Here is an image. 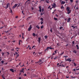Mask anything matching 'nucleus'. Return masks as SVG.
<instances>
[{
    "label": "nucleus",
    "instance_id": "obj_1",
    "mask_svg": "<svg viewBox=\"0 0 79 79\" xmlns=\"http://www.w3.org/2000/svg\"><path fill=\"white\" fill-rule=\"evenodd\" d=\"M44 61H45V60L44 58H42L40 59L38 62H36L35 64H37V63H40V64H42Z\"/></svg>",
    "mask_w": 79,
    "mask_h": 79
},
{
    "label": "nucleus",
    "instance_id": "obj_2",
    "mask_svg": "<svg viewBox=\"0 0 79 79\" xmlns=\"http://www.w3.org/2000/svg\"><path fill=\"white\" fill-rule=\"evenodd\" d=\"M70 8L69 7H67L66 8V10L67 11V14H70V13H71V10H70Z\"/></svg>",
    "mask_w": 79,
    "mask_h": 79
},
{
    "label": "nucleus",
    "instance_id": "obj_3",
    "mask_svg": "<svg viewBox=\"0 0 79 79\" xmlns=\"http://www.w3.org/2000/svg\"><path fill=\"white\" fill-rule=\"evenodd\" d=\"M10 6V4L9 3H7V4L6 7H5V9H7V8H8Z\"/></svg>",
    "mask_w": 79,
    "mask_h": 79
},
{
    "label": "nucleus",
    "instance_id": "obj_4",
    "mask_svg": "<svg viewBox=\"0 0 79 79\" xmlns=\"http://www.w3.org/2000/svg\"><path fill=\"white\" fill-rule=\"evenodd\" d=\"M51 6H52V8H56V4L55 3H53V4H52Z\"/></svg>",
    "mask_w": 79,
    "mask_h": 79
},
{
    "label": "nucleus",
    "instance_id": "obj_5",
    "mask_svg": "<svg viewBox=\"0 0 79 79\" xmlns=\"http://www.w3.org/2000/svg\"><path fill=\"white\" fill-rule=\"evenodd\" d=\"M66 61H69V63L71 62V61H72V60H71V58H68V59H67L66 60Z\"/></svg>",
    "mask_w": 79,
    "mask_h": 79
},
{
    "label": "nucleus",
    "instance_id": "obj_6",
    "mask_svg": "<svg viewBox=\"0 0 79 79\" xmlns=\"http://www.w3.org/2000/svg\"><path fill=\"white\" fill-rule=\"evenodd\" d=\"M32 29V26L31 25H30V27H29L28 29V31H31V30Z\"/></svg>",
    "mask_w": 79,
    "mask_h": 79
},
{
    "label": "nucleus",
    "instance_id": "obj_7",
    "mask_svg": "<svg viewBox=\"0 0 79 79\" xmlns=\"http://www.w3.org/2000/svg\"><path fill=\"white\" fill-rule=\"evenodd\" d=\"M18 6V4H15L14 6H13L12 7V8L13 9H15V8H16V6Z\"/></svg>",
    "mask_w": 79,
    "mask_h": 79
},
{
    "label": "nucleus",
    "instance_id": "obj_8",
    "mask_svg": "<svg viewBox=\"0 0 79 79\" xmlns=\"http://www.w3.org/2000/svg\"><path fill=\"white\" fill-rule=\"evenodd\" d=\"M61 5H64V4H65V3H66V2L63 1L62 2H61Z\"/></svg>",
    "mask_w": 79,
    "mask_h": 79
},
{
    "label": "nucleus",
    "instance_id": "obj_9",
    "mask_svg": "<svg viewBox=\"0 0 79 79\" xmlns=\"http://www.w3.org/2000/svg\"><path fill=\"white\" fill-rule=\"evenodd\" d=\"M41 41V39L40 38V37L38 38V42L39 44H40V41Z\"/></svg>",
    "mask_w": 79,
    "mask_h": 79
},
{
    "label": "nucleus",
    "instance_id": "obj_10",
    "mask_svg": "<svg viewBox=\"0 0 79 79\" xmlns=\"http://www.w3.org/2000/svg\"><path fill=\"white\" fill-rule=\"evenodd\" d=\"M39 8L40 9L39 11L40 12H41V11H42V9H41V6H40L39 7Z\"/></svg>",
    "mask_w": 79,
    "mask_h": 79
},
{
    "label": "nucleus",
    "instance_id": "obj_11",
    "mask_svg": "<svg viewBox=\"0 0 79 79\" xmlns=\"http://www.w3.org/2000/svg\"><path fill=\"white\" fill-rule=\"evenodd\" d=\"M10 71H11V72H12V73H14V70H13V69H10Z\"/></svg>",
    "mask_w": 79,
    "mask_h": 79
},
{
    "label": "nucleus",
    "instance_id": "obj_12",
    "mask_svg": "<svg viewBox=\"0 0 79 79\" xmlns=\"http://www.w3.org/2000/svg\"><path fill=\"white\" fill-rule=\"evenodd\" d=\"M16 55H17V56H16V58H17V57H18L19 56V54H18V52H15V53Z\"/></svg>",
    "mask_w": 79,
    "mask_h": 79
},
{
    "label": "nucleus",
    "instance_id": "obj_13",
    "mask_svg": "<svg viewBox=\"0 0 79 79\" xmlns=\"http://www.w3.org/2000/svg\"><path fill=\"white\" fill-rule=\"evenodd\" d=\"M21 72H22V73H24V68H23L22 69L21 71H20V73H21Z\"/></svg>",
    "mask_w": 79,
    "mask_h": 79
},
{
    "label": "nucleus",
    "instance_id": "obj_14",
    "mask_svg": "<svg viewBox=\"0 0 79 79\" xmlns=\"http://www.w3.org/2000/svg\"><path fill=\"white\" fill-rule=\"evenodd\" d=\"M70 20H71V18H69V19H68L67 22L68 23H69V21H70Z\"/></svg>",
    "mask_w": 79,
    "mask_h": 79
},
{
    "label": "nucleus",
    "instance_id": "obj_15",
    "mask_svg": "<svg viewBox=\"0 0 79 79\" xmlns=\"http://www.w3.org/2000/svg\"><path fill=\"white\" fill-rule=\"evenodd\" d=\"M46 2L47 3H50V2H49V0H46Z\"/></svg>",
    "mask_w": 79,
    "mask_h": 79
},
{
    "label": "nucleus",
    "instance_id": "obj_16",
    "mask_svg": "<svg viewBox=\"0 0 79 79\" xmlns=\"http://www.w3.org/2000/svg\"><path fill=\"white\" fill-rule=\"evenodd\" d=\"M32 35L34 37H35V35H35V33H34L32 34Z\"/></svg>",
    "mask_w": 79,
    "mask_h": 79
},
{
    "label": "nucleus",
    "instance_id": "obj_17",
    "mask_svg": "<svg viewBox=\"0 0 79 79\" xmlns=\"http://www.w3.org/2000/svg\"><path fill=\"white\" fill-rule=\"evenodd\" d=\"M36 27H37V28H38V29H40V27H39V25H37L36 26Z\"/></svg>",
    "mask_w": 79,
    "mask_h": 79
},
{
    "label": "nucleus",
    "instance_id": "obj_18",
    "mask_svg": "<svg viewBox=\"0 0 79 79\" xmlns=\"http://www.w3.org/2000/svg\"><path fill=\"white\" fill-rule=\"evenodd\" d=\"M73 52H74V53H77V52H76V50H74L73 51Z\"/></svg>",
    "mask_w": 79,
    "mask_h": 79
},
{
    "label": "nucleus",
    "instance_id": "obj_19",
    "mask_svg": "<svg viewBox=\"0 0 79 79\" xmlns=\"http://www.w3.org/2000/svg\"><path fill=\"white\" fill-rule=\"evenodd\" d=\"M76 46L77 47V49L78 50L79 49V46H78V45H77Z\"/></svg>",
    "mask_w": 79,
    "mask_h": 79
},
{
    "label": "nucleus",
    "instance_id": "obj_20",
    "mask_svg": "<svg viewBox=\"0 0 79 79\" xmlns=\"http://www.w3.org/2000/svg\"><path fill=\"white\" fill-rule=\"evenodd\" d=\"M60 66H62L63 67H64V65H63V64H62V65H59Z\"/></svg>",
    "mask_w": 79,
    "mask_h": 79
},
{
    "label": "nucleus",
    "instance_id": "obj_21",
    "mask_svg": "<svg viewBox=\"0 0 79 79\" xmlns=\"http://www.w3.org/2000/svg\"><path fill=\"white\" fill-rule=\"evenodd\" d=\"M54 20H56H56H58V19H57V18H54Z\"/></svg>",
    "mask_w": 79,
    "mask_h": 79
},
{
    "label": "nucleus",
    "instance_id": "obj_22",
    "mask_svg": "<svg viewBox=\"0 0 79 79\" xmlns=\"http://www.w3.org/2000/svg\"><path fill=\"white\" fill-rule=\"evenodd\" d=\"M44 12H42L41 13V15H44Z\"/></svg>",
    "mask_w": 79,
    "mask_h": 79
},
{
    "label": "nucleus",
    "instance_id": "obj_23",
    "mask_svg": "<svg viewBox=\"0 0 79 79\" xmlns=\"http://www.w3.org/2000/svg\"><path fill=\"white\" fill-rule=\"evenodd\" d=\"M4 53H5L4 52H3L2 53V56H4Z\"/></svg>",
    "mask_w": 79,
    "mask_h": 79
},
{
    "label": "nucleus",
    "instance_id": "obj_24",
    "mask_svg": "<svg viewBox=\"0 0 79 79\" xmlns=\"http://www.w3.org/2000/svg\"><path fill=\"white\" fill-rule=\"evenodd\" d=\"M77 26L74 27V29H77Z\"/></svg>",
    "mask_w": 79,
    "mask_h": 79
},
{
    "label": "nucleus",
    "instance_id": "obj_25",
    "mask_svg": "<svg viewBox=\"0 0 79 79\" xmlns=\"http://www.w3.org/2000/svg\"><path fill=\"white\" fill-rule=\"evenodd\" d=\"M38 1L36 0V2H35V4H37V3H38Z\"/></svg>",
    "mask_w": 79,
    "mask_h": 79
},
{
    "label": "nucleus",
    "instance_id": "obj_26",
    "mask_svg": "<svg viewBox=\"0 0 79 79\" xmlns=\"http://www.w3.org/2000/svg\"><path fill=\"white\" fill-rule=\"evenodd\" d=\"M61 8L62 10V9H63H63H64V7L63 6H61Z\"/></svg>",
    "mask_w": 79,
    "mask_h": 79
},
{
    "label": "nucleus",
    "instance_id": "obj_27",
    "mask_svg": "<svg viewBox=\"0 0 79 79\" xmlns=\"http://www.w3.org/2000/svg\"><path fill=\"white\" fill-rule=\"evenodd\" d=\"M50 48V47H47V48H46V50H48V49H49Z\"/></svg>",
    "mask_w": 79,
    "mask_h": 79
},
{
    "label": "nucleus",
    "instance_id": "obj_28",
    "mask_svg": "<svg viewBox=\"0 0 79 79\" xmlns=\"http://www.w3.org/2000/svg\"><path fill=\"white\" fill-rule=\"evenodd\" d=\"M71 77H72V78H73V79H74V78H76V77H73V76H72Z\"/></svg>",
    "mask_w": 79,
    "mask_h": 79
},
{
    "label": "nucleus",
    "instance_id": "obj_29",
    "mask_svg": "<svg viewBox=\"0 0 79 79\" xmlns=\"http://www.w3.org/2000/svg\"><path fill=\"white\" fill-rule=\"evenodd\" d=\"M40 20L42 21H44V20H43V18H41Z\"/></svg>",
    "mask_w": 79,
    "mask_h": 79
},
{
    "label": "nucleus",
    "instance_id": "obj_30",
    "mask_svg": "<svg viewBox=\"0 0 79 79\" xmlns=\"http://www.w3.org/2000/svg\"><path fill=\"white\" fill-rule=\"evenodd\" d=\"M70 1L71 2V3H73V0H70Z\"/></svg>",
    "mask_w": 79,
    "mask_h": 79
},
{
    "label": "nucleus",
    "instance_id": "obj_31",
    "mask_svg": "<svg viewBox=\"0 0 79 79\" xmlns=\"http://www.w3.org/2000/svg\"><path fill=\"white\" fill-rule=\"evenodd\" d=\"M43 27H44V26L42 25L41 27V29H43Z\"/></svg>",
    "mask_w": 79,
    "mask_h": 79
},
{
    "label": "nucleus",
    "instance_id": "obj_32",
    "mask_svg": "<svg viewBox=\"0 0 79 79\" xmlns=\"http://www.w3.org/2000/svg\"><path fill=\"white\" fill-rule=\"evenodd\" d=\"M22 14H23V15H24L25 14H24V13H23V11H22Z\"/></svg>",
    "mask_w": 79,
    "mask_h": 79
},
{
    "label": "nucleus",
    "instance_id": "obj_33",
    "mask_svg": "<svg viewBox=\"0 0 79 79\" xmlns=\"http://www.w3.org/2000/svg\"><path fill=\"white\" fill-rule=\"evenodd\" d=\"M50 7H51V6H49V7H48V9H49Z\"/></svg>",
    "mask_w": 79,
    "mask_h": 79
},
{
    "label": "nucleus",
    "instance_id": "obj_34",
    "mask_svg": "<svg viewBox=\"0 0 79 79\" xmlns=\"http://www.w3.org/2000/svg\"><path fill=\"white\" fill-rule=\"evenodd\" d=\"M72 44H73H73H74V41H73V42H72Z\"/></svg>",
    "mask_w": 79,
    "mask_h": 79
},
{
    "label": "nucleus",
    "instance_id": "obj_35",
    "mask_svg": "<svg viewBox=\"0 0 79 79\" xmlns=\"http://www.w3.org/2000/svg\"><path fill=\"white\" fill-rule=\"evenodd\" d=\"M19 41H20V42L21 43H23V42L22 41V40H19Z\"/></svg>",
    "mask_w": 79,
    "mask_h": 79
},
{
    "label": "nucleus",
    "instance_id": "obj_36",
    "mask_svg": "<svg viewBox=\"0 0 79 79\" xmlns=\"http://www.w3.org/2000/svg\"><path fill=\"white\" fill-rule=\"evenodd\" d=\"M20 41H19V45H20Z\"/></svg>",
    "mask_w": 79,
    "mask_h": 79
},
{
    "label": "nucleus",
    "instance_id": "obj_37",
    "mask_svg": "<svg viewBox=\"0 0 79 79\" xmlns=\"http://www.w3.org/2000/svg\"><path fill=\"white\" fill-rule=\"evenodd\" d=\"M76 70V69H73V71H75Z\"/></svg>",
    "mask_w": 79,
    "mask_h": 79
},
{
    "label": "nucleus",
    "instance_id": "obj_38",
    "mask_svg": "<svg viewBox=\"0 0 79 79\" xmlns=\"http://www.w3.org/2000/svg\"><path fill=\"white\" fill-rule=\"evenodd\" d=\"M49 48L50 50H51V49H54L53 48H50V47H49Z\"/></svg>",
    "mask_w": 79,
    "mask_h": 79
},
{
    "label": "nucleus",
    "instance_id": "obj_39",
    "mask_svg": "<svg viewBox=\"0 0 79 79\" xmlns=\"http://www.w3.org/2000/svg\"><path fill=\"white\" fill-rule=\"evenodd\" d=\"M73 64H74V66H76V63H73Z\"/></svg>",
    "mask_w": 79,
    "mask_h": 79
},
{
    "label": "nucleus",
    "instance_id": "obj_40",
    "mask_svg": "<svg viewBox=\"0 0 79 79\" xmlns=\"http://www.w3.org/2000/svg\"><path fill=\"white\" fill-rule=\"evenodd\" d=\"M34 47H35V45L33 46H32V48H34Z\"/></svg>",
    "mask_w": 79,
    "mask_h": 79
},
{
    "label": "nucleus",
    "instance_id": "obj_41",
    "mask_svg": "<svg viewBox=\"0 0 79 79\" xmlns=\"http://www.w3.org/2000/svg\"><path fill=\"white\" fill-rule=\"evenodd\" d=\"M45 39H47V36H44Z\"/></svg>",
    "mask_w": 79,
    "mask_h": 79
},
{
    "label": "nucleus",
    "instance_id": "obj_42",
    "mask_svg": "<svg viewBox=\"0 0 79 79\" xmlns=\"http://www.w3.org/2000/svg\"><path fill=\"white\" fill-rule=\"evenodd\" d=\"M50 31H51V32H52V29H51Z\"/></svg>",
    "mask_w": 79,
    "mask_h": 79
},
{
    "label": "nucleus",
    "instance_id": "obj_43",
    "mask_svg": "<svg viewBox=\"0 0 79 79\" xmlns=\"http://www.w3.org/2000/svg\"><path fill=\"white\" fill-rule=\"evenodd\" d=\"M41 24L42 25V24H43V23H44V22H41Z\"/></svg>",
    "mask_w": 79,
    "mask_h": 79
},
{
    "label": "nucleus",
    "instance_id": "obj_44",
    "mask_svg": "<svg viewBox=\"0 0 79 79\" xmlns=\"http://www.w3.org/2000/svg\"><path fill=\"white\" fill-rule=\"evenodd\" d=\"M71 27H73V29H74V26H72Z\"/></svg>",
    "mask_w": 79,
    "mask_h": 79
},
{
    "label": "nucleus",
    "instance_id": "obj_45",
    "mask_svg": "<svg viewBox=\"0 0 79 79\" xmlns=\"http://www.w3.org/2000/svg\"><path fill=\"white\" fill-rule=\"evenodd\" d=\"M1 62H2V63H4V61H2Z\"/></svg>",
    "mask_w": 79,
    "mask_h": 79
},
{
    "label": "nucleus",
    "instance_id": "obj_46",
    "mask_svg": "<svg viewBox=\"0 0 79 79\" xmlns=\"http://www.w3.org/2000/svg\"><path fill=\"white\" fill-rule=\"evenodd\" d=\"M22 36H24V33H22Z\"/></svg>",
    "mask_w": 79,
    "mask_h": 79
},
{
    "label": "nucleus",
    "instance_id": "obj_47",
    "mask_svg": "<svg viewBox=\"0 0 79 79\" xmlns=\"http://www.w3.org/2000/svg\"><path fill=\"white\" fill-rule=\"evenodd\" d=\"M24 76H27V75H26V74L25 73L24 74Z\"/></svg>",
    "mask_w": 79,
    "mask_h": 79
},
{
    "label": "nucleus",
    "instance_id": "obj_48",
    "mask_svg": "<svg viewBox=\"0 0 79 79\" xmlns=\"http://www.w3.org/2000/svg\"><path fill=\"white\" fill-rule=\"evenodd\" d=\"M4 27H6V25H5L4 26Z\"/></svg>",
    "mask_w": 79,
    "mask_h": 79
},
{
    "label": "nucleus",
    "instance_id": "obj_49",
    "mask_svg": "<svg viewBox=\"0 0 79 79\" xmlns=\"http://www.w3.org/2000/svg\"><path fill=\"white\" fill-rule=\"evenodd\" d=\"M62 28H63V27H60V29H62Z\"/></svg>",
    "mask_w": 79,
    "mask_h": 79
},
{
    "label": "nucleus",
    "instance_id": "obj_50",
    "mask_svg": "<svg viewBox=\"0 0 79 79\" xmlns=\"http://www.w3.org/2000/svg\"><path fill=\"white\" fill-rule=\"evenodd\" d=\"M57 51V50H56L54 52H55V53H56Z\"/></svg>",
    "mask_w": 79,
    "mask_h": 79
},
{
    "label": "nucleus",
    "instance_id": "obj_51",
    "mask_svg": "<svg viewBox=\"0 0 79 79\" xmlns=\"http://www.w3.org/2000/svg\"><path fill=\"white\" fill-rule=\"evenodd\" d=\"M56 16L57 17H58V15H57V14L56 15Z\"/></svg>",
    "mask_w": 79,
    "mask_h": 79
},
{
    "label": "nucleus",
    "instance_id": "obj_52",
    "mask_svg": "<svg viewBox=\"0 0 79 79\" xmlns=\"http://www.w3.org/2000/svg\"><path fill=\"white\" fill-rule=\"evenodd\" d=\"M18 18V16H16L15 17V18L17 19Z\"/></svg>",
    "mask_w": 79,
    "mask_h": 79
},
{
    "label": "nucleus",
    "instance_id": "obj_53",
    "mask_svg": "<svg viewBox=\"0 0 79 79\" xmlns=\"http://www.w3.org/2000/svg\"><path fill=\"white\" fill-rule=\"evenodd\" d=\"M56 11V10L55 9L53 11H54V12H55V11Z\"/></svg>",
    "mask_w": 79,
    "mask_h": 79
},
{
    "label": "nucleus",
    "instance_id": "obj_54",
    "mask_svg": "<svg viewBox=\"0 0 79 79\" xmlns=\"http://www.w3.org/2000/svg\"><path fill=\"white\" fill-rule=\"evenodd\" d=\"M10 12H11V13L12 12V10H11V9L10 10Z\"/></svg>",
    "mask_w": 79,
    "mask_h": 79
},
{
    "label": "nucleus",
    "instance_id": "obj_55",
    "mask_svg": "<svg viewBox=\"0 0 79 79\" xmlns=\"http://www.w3.org/2000/svg\"><path fill=\"white\" fill-rule=\"evenodd\" d=\"M43 11H44V9H42V12H43Z\"/></svg>",
    "mask_w": 79,
    "mask_h": 79
},
{
    "label": "nucleus",
    "instance_id": "obj_56",
    "mask_svg": "<svg viewBox=\"0 0 79 79\" xmlns=\"http://www.w3.org/2000/svg\"><path fill=\"white\" fill-rule=\"evenodd\" d=\"M2 77H3V79H5V77H4L3 76H2Z\"/></svg>",
    "mask_w": 79,
    "mask_h": 79
},
{
    "label": "nucleus",
    "instance_id": "obj_57",
    "mask_svg": "<svg viewBox=\"0 0 79 79\" xmlns=\"http://www.w3.org/2000/svg\"><path fill=\"white\" fill-rule=\"evenodd\" d=\"M68 46V44H67L65 45V47H67V46Z\"/></svg>",
    "mask_w": 79,
    "mask_h": 79
},
{
    "label": "nucleus",
    "instance_id": "obj_58",
    "mask_svg": "<svg viewBox=\"0 0 79 79\" xmlns=\"http://www.w3.org/2000/svg\"><path fill=\"white\" fill-rule=\"evenodd\" d=\"M55 55V53H53L52 54V56Z\"/></svg>",
    "mask_w": 79,
    "mask_h": 79
},
{
    "label": "nucleus",
    "instance_id": "obj_59",
    "mask_svg": "<svg viewBox=\"0 0 79 79\" xmlns=\"http://www.w3.org/2000/svg\"><path fill=\"white\" fill-rule=\"evenodd\" d=\"M16 49H19V48L18 47H17L16 48Z\"/></svg>",
    "mask_w": 79,
    "mask_h": 79
},
{
    "label": "nucleus",
    "instance_id": "obj_60",
    "mask_svg": "<svg viewBox=\"0 0 79 79\" xmlns=\"http://www.w3.org/2000/svg\"><path fill=\"white\" fill-rule=\"evenodd\" d=\"M22 39H24V36H22Z\"/></svg>",
    "mask_w": 79,
    "mask_h": 79
},
{
    "label": "nucleus",
    "instance_id": "obj_61",
    "mask_svg": "<svg viewBox=\"0 0 79 79\" xmlns=\"http://www.w3.org/2000/svg\"><path fill=\"white\" fill-rule=\"evenodd\" d=\"M31 47H30L29 48V49H30V50H31Z\"/></svg>",
    "mask_w": 79,
    "mask_h": 79
},
{
    "label": "nucleus",
    "instance_id": "obj_62",
    "mask_svg": "<svg viewBox=\"0 0 79 79\" xmlns=\"http://www.w3.org/2000/svg\"><path fill=\"white\" fill-rule=\"evenodd\" d=\"M19 79H21V78L20 77H19Z\"/></svg>",
    "mask_w": 79,
    "mask_h": 79
},
{
    "label": "nucleus",
    "instance_id": "obj_63",
    "mask_svg": "<svg viewBox=\"0 0 79 79\" xmlns=\"http://www.w3.org/2000/svg\"><path fill=\"white\" fill-rule=\"evenodd\" d=\"M78 7H76V9H77V10H78Z\"/></svg>",
    "mask_w": 79,
    "mask_h": 79
},
{
    "label": "nucleus",
    "instance_id": "obj_64",
    "mask_svg": "<svg viewBox=\"0 0 79 79\" xmlns=\"http://www.w3.org/2000/svg\"><path fill=\"white\" fill-rule=\"evenodd\" d=\"M76 70H79V68L76 69Z\"/></svg>",
    "mask_w": 79,
    "mask_h": 79
}]
</instances>
